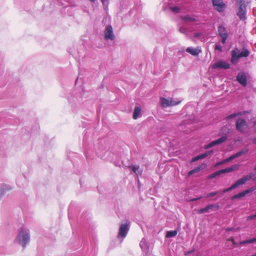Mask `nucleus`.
<instances>
[{
  "mask_svg": "<svg viewBox=\"0 0 256 256\" xmlns=\"http://www.w3.org/2000/svg\"><path fill=\"white\" fill-rule=\"evenodd\" d=\"M181 101V100H179L178 99L174 100L173 98L168 99L164 98H160L161 105L163 108L178 105L180 103Z\"/></svg>",
  "mask_w": 256,
  "mask_h": 256,
  "instance_id": "423d86ee",
  "label": "nucleus"
},
{
  "mask_svg": "<svg viewBox=\"0 0 256 256\" xmlns=\"http://www.w3.org/2000/svg\"><path fill=\"white\" fill-rule=\"evenodd\" d=\"M178 234V232L176 230H170L167 232L166 234V237L167 238H173L175 236Z\"/></svg>",
  "mask_w": 256,
  "mask_h": 256,
  "instance_id": "b1692460",
  "label": "nucleus"
},
{
  "mask_svg": "<svg viewBox=\"0 0 256 256\" xmlns=\"http://www.w3.org/2000/svg\"><path fill=\"white\" fill-rule=\"evenodd\" d=\"M18 240L23 248H25L30 242V231L24 227H22L18 232Z\"/></svg>",
  "mask_w": 256,
  "mask_h": 256,
  "instance_id": "f257e3e1",
  "label": "nucleus"
},
{
  "mask_svg": "<svg viewBox=\"0 0 256 256\" xmlns=\"http://www.w3.org/2000/svg\"><path fill=\"white\" fill-rule=\"evenodd\" d=\"M239 168V166L238 164H234L231 167L226 168L224 169L221 170V172L222 174L230 172L234 170H237Z\"/></svg>",
  "mask_w": 256,
  "mask_h": 256,
  "instance_id": "aec40b11",
  "label": "nucleus"
},
{
  "mask_svg": "<svg viewBox=\"0 0 256 256\" xmlns=\"http://www.w3.org/2000/svg\"><path fill=\"white\" fill-rule=\"evenodd\" d=\"M170 10L174 13L177 14L180 12V8L178 6H171Z\"/></svg>",
  "mask_w": 256,
  "mask_h": 256,
  "instance_id": "cd10ccee",
  "label": "nucleus"
},
{
  "mask_svg": "<svg viewBox=\"0 0 256 256\" xmlns=\"http://www.w3.org/2000/svg\"><path fill=\"white\" fill-rule=\"evenodd\" d=\"M254 128L255 132H256V122H254Z\"/></svg>",
  "mask_w": 256,
  "mask_h": 256,
  "instance_id": "ea45409f",
  "label": "nucleus"
},
{
  "mask_svg": "<svg viewBox=\"0 0 256 256\" xmlns=\"http://www.w3.org/2000/svg\"><path fill=\"white\" fill-rule=\"evenodd\" d=\"M101 1L104 8H108L109 4L108 0H101Z\"/></svg>",
  "mask_w": 256,
  "mask_h": 256,
  "instance_id": "473e14b6",
  "label": "nucleus"
},
{
  "mask_svg": "<svg viewBox=\"0 0 256 256\" xmlns=\"http://www.w3.org/2000/svg\"><path fill=\"white\" fill-rule=\"evenodd\" d=\"M221 192L224 193L222 192V191H221V190H219V191H217V192H212L208 193V194H207L206 197L207 198H210V197L214 196H216V194H218L220 192Z\"/></svg>",
  "mask_w": 256,
  "mask_h": 256,
  "instance_id": "c85d7f7f",
  "label": "nucleus"
},
{
  "mask_svg": "<svg viewBox=\"0 0 256 256\" xmlns=\"http://www.w3.org/2000/svg\"><path fill=\"white\" fill-rule=\"evenodd\" d=\"M218 35L222 38V42L223 44H226L228 38V33L226 28L223 26H219L218 28Z\"/></svg>",
  "mask_w": 256,
  "mask_h": 256,
  "instance_id": "1a4fd4ad",
  "label": "nucleus"
},
{
  "mask_svg": "<svg viewBox=\"0 0 256 256\" xmlns=\"http://www.w3.org/2000/svg\"><path fill=\"white\" fill-rule=\"evenodd\" d=\"M226 162V161H225V160H223L222 161H220L218 163H216V164H215V166H218L220 165H221V164H224V163Z\"/></svg>",
  "mask_w": 256,
  "mask_h": 256,
  "instance_id": "72a5a7b5",
  "label": "nucleus"
},
{
  "mask_svg": "<svg viewBox=\"0 0 256 256\" xmlns=\"http://www.w3.org/2000/svg\"><path fill=\"white\" fill-rule=\"evenodd\" d=\"M252 142H253L254 144H256V138H253Z\"/></svg>",
  "mask_w": 256,
  "mask_h": 256,
  "instance_id": "79ce46f5",
  "label": "nucleus"
},
{
  "mask_svg": "<svg viewBox=\"0 0 256 256\" xmlns=\"http://www.w3.org/2000/svg\"><path fill=\"white\" fill-rule=\"evenodd\" d=\"M212 150H210V151H208V152H206L204 153V154H199L194 158H193L192 160H191V162H194L196 160H200V159H202L204 158H205L207 156H208L209 154H211L212 153Z\"/></svg>",
  "mask_w": 256,
  "mask_h": 256,
  "instance_id": "f3484780",
  "label": "nucleus"
},
{
  "mask_svg": "<svg viewBox=\"0 0 256 256\" xmlns=\"http://www.w3.org/2000/svg\"><path fill=\"white\" fill-rule=\"evenodd\" d=\"M254 170H256V167L254 168Z\"/></svg>",
  "mask_w": 256,
  "mask_h": 256,
  "instance_id": "49530a36",
  "label": "nucleus"
},
{
  "mask_svg": "<svg viewBox=\"0 0 256 256\" xmlns=\"http://www.w3.org/2000/svg\"><path fill=\"white\" fill-rule=\"evenodd\" d=\"M236 80L242 86H246L247 78L245 73L243 72H239L236 76Z\"/></svg>",
  "mask_w": 256,
  "mask_h": 256,
  "instance_id": "f8f14e48",
  "label": "nucleus"
},
{
  "mask_svg": "<svg viewBox=\"0 0 256 256\" xmlns=\"http://www.w3.org/2000/svg\"><path fill=\"white\" fill-rule=\"evenodd\" d=\"M214 207H216V206L214 204L208 205L204 208H202L198 210V213L199 214H202L208 212L210 210L212 209V208H214ZM216 207L218 208V206H216Z\"/></svg>",
  "mask_w": 256,
  "mask_h": 256,
  "instance_id": "6ab92c4d",
  "label": "nucleus"
},
{
  "mask_svg": "<svg viewBox=\"0 0 256 256\" xmlns=\"http://www.w3.org/2000/svg\"><path fill=\"white\" fill-rule=\"evenodd\" d=\"M201 35H202L201 33L196 32V33L194 34V36L195 38H199L201 36Z\"/></svg>",
  "mask_w": 256,
  "mask_h": 256,
  "instance_id": "e433bc0d",
  "label": "nucleus"
},
{
  "mask_svg": "<svg viewBox=\"0 0 256 256\" xmlns=\"http://www.w3.org/2000/svg\"><path fill=\"white\" fill-rule=\"evenodd\" d=\"M184 30L183 28H181L180 29V32H184Z\"/></svg>",
  "mask_w": 256,
  "mask_h": 256,
  "instance_id": "a19ab883",
  "label": "nucleus"
},
{
  "mask_svg": "<svg viewBox=\"0 0 256 256\" xmlns=\"http://www.w3.org/2000/svg\"><path fill=\"white\" fill-rule=\"evenodd\" d=\"M215 48L216 50H219L220 51H222V47L220 44H216V46Z\"/></svg>",
  "mask_w": 256,
  "mask_h": 256,
  "instance_id": "f704fd0d",
  "label": "nucleus"
},
{
  "mask_svg": "<svg viewBox=\"0 0 256 256\" xmlns=\"http://www.w3.org/2000/svg\"><path fill=\"white\" fill-rule=\"evenodd\" d=\"M206 166V164H202L198 166L197 167H196L192 170H190L188 172V176H190L194 174L199 172L200 170L204 169Z\"/></svg>",
  "mask_w": 256,
  "mask_h": 256,
  "instance_id": "dca6fc26",
  "label": "nucleus"
},
{
  "mask_svg": "<svg viewBox=\"0 0 256 256\" xmlns=\"http://www.w3.org/2000/svg\"><path fill=\"white\" fill-rule=\"evenodd\" d=\"M251 256H256V252L253 254H252Z\"/></svg>",
  "mask_w": 256,
  "mask_h": 256,
  "instance_id": "37998d69",
  "label": "nucleus"
},
{
  "mask_svg": "<svg viewBox=\"0 0 256 256\" xmlns=\"http://www.w3.org/2000/svg\"><path fill=\"white\" fill-rule=\"evenodd\" d=\"M238 158V156H237L236 154H235L230 156L228 158L226 159L225 161H226V162H229L230 160H234V158Z\"/></svg>",
  "mask_w": 256,
  "mask_h": 256,
  "instance_id": "2f4dec72",
  "label": "nucleus"
},
{
  "mask_svg": "<svg viewBox=\"0 0 256 256\" xmlns=\"http://www.w3.org/2000/svg\"><path fill=\"white\" fill-rule=\"evenodd\" d=\"M4 194V190L3 188L0 189V198Z\"/></svg>",
  "mask_w": 256,
  "mask_h": 256,
  "instance_id": "4c0bfd02",
  "label": "nucleus"
},
{
  "mask_svg": "<svg viewBox=\"0 0 256 256\" xmlns=\"http://www.w3.org/2000/svg\"><path fill=\"white\" fill-rule=\"evenodd\" d=\"M246 194H246V192H245V190H244L242 191V192H240L238 194L234 195L232 198V199L236 200V199L240 198L243 196H244Z\"/></svg>",
  "mask_w": 256,
  "mask_h": 256,
  "instance_id": "5701e85b",
  "label": "nucleus"
},
{
  "mask_svg": "<svg viewBox=\"0 0 256 256\" xmlns=\"http://www.w3.org/2000/svg\"><path fill=\"white\" fill-rule=\"evenodd\" d=\"M104 38L106 40H113L115 38V36L113 32L112 26L110 25L108 26L104 30Z\"/></svg>",
  "mask_w": 256,
  "mask_h": 256,
  "instance_id": "9d476101",
  "label": "nucleus"
},
{
  "mask_svg": "<svg viewBox=\"0 0 256 256\" xmlns=\"http://www.w3.org/2000/svg\"><path fill=\"white\" fill-rule=\"evenodd\" d=\"M182 19L185 21H188V22H190L195 21V18L193 17L190 16L189 15H186V16H184L182 18Z\"/></svg>",
  "mask_w": 256,
  "mask_h": 256,
  "instance_id": "393cba45",
  "label": "nucleus"
},
{
  "mask_svg": "<svg viewBox=\"0 0 256 256\" xmlns=\"http://www.w3.org/2000/svg\"><path fill=\"white\" fill-rule=\"evenodd\" d=\"M256 190V186H252L250 188L245 190V192H246V194H248L249 193H250L252 192L253 191L255 190Z\"/></svg>",
  "mask_w": 256,
  "mask_h": 256,
  "instance_id": "c756f323",
  "label": "nucleus"
},
{
  "mask_svg": "<svg viewBox=\"0 0 256 256\" xmlns=\"http://www.w3.org/2000/svg\"><path fill=\"white\" fill-rule=\"evenodd\" d=\"M140 246L143 252L145 253L146 255L148 252V244L146 242V240L144 238H142L140 243Z\"/></svg>",
  "mask_w": 256,
  "mask_h": 256,
  "instance_id": "a211bd4d",
  "label": "nucleus"
},
{
  "mask_svg": "<svg viewBox=\"0 0 256 256\" xmlns=\"http://www.w3.org/2000/svg\"><path fill=\"white\" fill-rule=\"evenodd\" d=\"M202 198V197L200 196V197H199V198H192V199H191V200H191V201H192V202H193V201H196V200H199V199L201 198Z\"/></svg>",
  "mask_w": 256,
  "mask_h": 256,
  "instance_id": "58836bf2",
  "label": "nucleus"
},
{
  "mask_svg": "<svg viewBox=\"0 0 256 256\" xmlns=\"http://www.w3.org/2000/svg\"><path fill=\"white\" fill-rule=\"evenodd\" d=\"M255 218H256V216H255V214H252V215L248 216V217L247 219H248V220H254Z\"/></svg>",
  "mask_w": 256,
  "mask_h": 256,
  "instance_id": "c9c22d12",
  "label": "nucleus"
},
{
  "mask_svg": "<svg viewBox=\"0 0 256 256\" xmlns=\"http://www.w3.org/2000/svg\"><path fill=\"white\" fill-rule=\"evenodd\" d=\"M250 54V52L246 48H244L242 51L240 52L239 50L236 48L232 51V57L230 62L233 64L238 62V60L241 58H246Z\"/></svg>",
  "mask_w": 256,
  "mask_h": 256,
  "instance_id": "7ed1b4c3",
  "label": "nucleus"
},
{
  "mask_svg": "<svg viewBox=\"0 0 256 256\" xmlns=\"http://www.w3.org/2000/svg\"><path fill=\"white\" fill-rule=\"evenodd\" d=\"M222 174V172L221 170H220L216 171V172H214L213 174H211L210 175L208 176V178H210V179L214 178L215 177H216V176H218Z\"/></svg>",
  "mask_w": 256,
  "mask_h": 256,
  "instance_id": "a878e982",
  "label": "nucleus"
},
{
  "mask_svg": "<svg viewBox=\"0 0 256 256\" xmlns=\"http://www.w3.org/2000/svg\"><path fill=\"white\" fill-rule=\"evenodd\" d=\"M230 230H231V229H228V231H230Z\"/></svg>",
  "mask_w": 256,
  "mask_h": 256,
  "instance_id": "a18cd8bd",
  "label": "nucleus"
},
{
  "mask_svg": "<svg viewBox=\"0 0 256 256\" xmlns=\"http://www.w3.org/2000/svg\"><path fill=\"white\" fill-rule=\"evenodd\" d=\"M186 51L191 54L194 56H198L200 53L202 52L201 48L199 46H198L196 48H194L192 47H188Z\"/></svg>",
  "mask_w": 256,
  "mask_h": 256,
  "instance_id": "2eb2a0df",
  "label": "nucleus"
},
{
  "mask_svg": "<svg viewBox=\"0 0 256 256\" xmlns=\"http://www.w3.org/2000/svg\"><path fill=\"white\" fill-rule=\"evenodd\" d=\"M212 2L214 9L219 12H222L225 10L226 5L222 0H212Z\"/></svg>",
  "mask_w": 256,
  "mask_h": 256,
  "instance_id": "6e6552de",
  "label": "nucleus"
},
{
  "mask_svg": "<svg viewBox=\"0 0 256 256\" xmlns=\"http://www.w3.org/2000/svg\"><path fill=\"white\" fill-rule=\"evenodd\" d=\"M228 240L231 241L232 242V244L235 246H238L239 245H242V244H251V243H253V242H256V237L254 238H250V240H247L241 241V242H240L238 243L234 241V238H230Z\"/></svg>",
  "mask_w": 256,
  "mask_h": 256,
  "instance_id": "4468645a",
  "label": "nucleus"
},
{
  "mask_svg": "<svg viewBox=\"0 0 256 256\" xmlns=\"http://www.w3.org/2000/svg\"><path fill=\"white\" fill-rule=\"evenodd\" d=\"M248 151V149L247 148H244L242 150H241L238 152L236 153V154L238 157L242 156L243 154H246Z\"/></svg>",
  "mask_w": 256,
  "mask_h": 256,
  "instance_id": "bb28decb",
  "label": "nucleus"
},
{
  "mask_svg": "<svg viewBox=\"0 0 256 256\" xmlns=\"http://www.w3.org/2000/svg\"><path fill=\"white\" fill-rule=\"evenodd\" d=\"M246 113H250V112L248 111H245L244 112H239L236 113V114H231L228 116H226V118L227 120H229L230 118H234L238 116H240V115H242V114H245Z\"/></svg>",
  "mask_w": 256,
  "mask_h": 256,
  "instance_id": "412c9836",
  "label": "nucleus"
},
{
  "mask_svg": "<svg viewBox=\"0 0 256 256\" xmlns=\"http://www.w3.org/2000/svg\"><path fill=\"white\" fill-rule=\"evenodd\" d=\"M140 108L138 106H136L133 114V118L134 120L136 119L140 115Z\"/></svg>",
  "mask_w": 256,
  "mask_h": 256,
  "instance_id": "4be33fe9",
  "label": "nucleus"
},
{
  "mask_svg": "<svg viewBox=\"0 0 256 256\" xmlns=\"http://www.w3.org/2000/svg\"><path fill=\"white\" fill-rule=\"evenodd\" d=\"M90 0L91 2H95V0Z\"/></svg>",
  "mask_w": 256,
  "mask_h": 256,
  "instance_id": "c03bdc74",
  "label": "nucleus"
},
{
  "mask_svg": "<svg viewBox=\"0 0 256 256\" xmlns=\"http://www.w3.org/2000/svg\"><path fill=\"white\" fill-rule=\"evenodd\" d=\"M132 171L134 173H136V174H138V170L139 169V166H136V165L132 166Z\"/></svg>",
  "mask_w": 256,
  "mask_h": 256,
  "instance_id": "7c9ffc66",
  "label": "nucleus"
},
{
  "mask_svg": "<svg viewBox=\"0 0 256 256\" xmlns=\"http://www.w3.org/2000/svg\"><path fill=\"white\" fill-rule=\"evenodd\" d=\"M236 14L240 20H245L246 19V4L244 0H236Z\"/></svg>",
  "mask_w": 256,
  "mask_h": 256,
  "instance_id": "f03ea898",
  "label": "nucleus"
},
{
  "mask_svg": "<svg viewBox=\"0 0 256 256\" xmlns=\"http://www.w3.org/2000/svg\"><path fill=\"white\" fill-rule=\"evenodd\" d=\"M130 225V222L128 220L122 222L120 224L118 234V238H122L123 239L126 236L129 230Z\"/></svg>",
  "mask_w": 256,
  "mask_h": 256,
  "instance_id": "39448f33",
  "label": "nucleus"
},
{
  "mask_svg": "<svg viewBox=\"0 0 256 256\" xmlns=\"http://www.w3.org/2000/svg\"><path fill=\"white\" fill-rule=\"evenodd\" d=\"M254 176L253 173H251L250 174L246 175L242 178L238 179L234 184H233L230 187L224 189L222 190L223 192H226L234 189L240 185L245 184L248 181L250 180Z\"/></svg>",
  "mask_w": 256,
  "mask_h": 256,
  "instance_id": "20e7f679",
  "label": "nucleus"
},
{
  "mask_svg": "<svg viewBox=\"0 0 256 256\" xmlns=\"http://www.w3.org/2000/svg\"><path fill=\"white\" fill-rule=\"evenodd\" d=\"M212 68H213L228 69L230 68V64L225 61L219 60L213 64Z\"/></svg>",
  "mask_w": 256,
  "mask_h": 256,
  "instance_id": "ddd939ff",
  "label": "nucleus"
},
{
  "mask_svg": "<svg viewBox=\"0 0 256 256\" xmlns=\"http://www.w3.org/2000/svg\"><path fill=\"white\" fill-rule=\"evenodd\" d=\"M228 139V136H224L220 138L215 140L214 141H212L210 142V144H208L207 145H206L204 146L205 149H208L214 146L221 144L222 143L226 142V140Z\"/></svg>",
  "mask_w": 256,
  "mask_h": 256,
  "instance_id": "9b49d317",
  "label": "nucleus"
},
{
  "mask_svg": "<svg viewBox=\"0 0 256 256\" xmlns=\"http://www.w3.org/2000/svg\"><path fill=\"white\" fill-rule=\"evenodd\" d=\"M236 126V130L242 133H245L248 128V125L246 120L240 118L237 120Z\"/></svg>",
  "mask_w": 256,
  "mask_h": 256,
  "instance_id": "0eeeda50",
  "label": "nucleus"
},
{
  "mask_svg": "<svg viewBox=\"0 0 256 256\" xmlns=\"http://www.w3.org/2000/svg\"><path fill=\"white\" fill-rule=\"evenodd\" d=\"M255 214V216H256V214Z\"/></svg>",
  "mask_w": 256,
  "mask_h": 256,
  "instance_id": "de8ad7c7",
  "label": "nucleus"
}]
</instances>
